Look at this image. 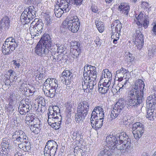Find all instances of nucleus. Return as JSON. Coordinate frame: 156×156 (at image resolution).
<instances>
[{
	"label": "nucleus",
	"instance_id": "1",
	"mask_svg": "<svg viewBox=\"0 0 156 156\" xmlns=\"http://www.w3.org/2000/svg\"><path fill=\"white\" fill-rule=\"evenodd\" d=\"M145 84L141 80L136 81L134 85L129 90L128 99L126 101L120 100L111 109L110 119L111 121L120 115L126 105L128 108L137 107L144 101Z\"/></svg>",
	"mask_w": 156,
	"mask_h": 156
},
{
	"label": "nucleus",
	"instance_id": "2",
	"mask_svg": "<svg viewBox=\"0 0 156 156\" xmlns=\"http://www.w3.org/2000/svg\"><path fill=\"white\" fill-rule=\"evenodd\" d=\"M102 107H95L92 112L90 122L93 128L97 129L101 128L103 124L105 112Z\"/></svg>",
	"mask_w": 156,
	"mask_h": 156
},
{
	"label": "nucleus",
	"instance_id": "3",
	"mask_svg": "<svg viewBox=\"0 0 156 156\" xmlns=\"http://www.w3.org/2000/svg\"><path fill=\"white\" fill-rule=\"evenodd\" d=\"M145 19V15L142 13H140L136 17V20H137L136 24L138 26V28L137 29L135 30L134 35L136 37L135 44L139 50L142 48L144 44V36L140 30H142L143 21Z\"/></svg>",
	"mask_w": 156,
	"mask_h": 156
},
{
	"label": "nucleus",
	"instance_id": "4",
	"mask_svg": "<svg viewBox=\"0 0 156 156\" xmlns=\"http://www.w3.org/2000/svg\"><path fill=\"white\" fill-rule=\"evenodd\" d=\"M64 27L73 33L77 32L80 26L79 20L76 16L69 15L62 23Z\"/></svg>",
	"mask_w": 156,
	"mask_h": 156
},
{
	"label": "nucleus",
	"instance_id": "5",
	"mask_svg": "<svg viewBox=\"0 0 156 156\" xmlns=\"http://www.w3.org/2000/svg\"><path fill=\"white\" fill-rule=\"evenodd\" d=\"M119 138V144H117L116 149L121 153L128 152L132 148L130 140L127 137L126 134L122 132L118 134L117 136Z\"/></svg>",
	"mask_w": 156,
	"mask_h": 156
},
{
	"label": "nucleus",
	"instance_id": "6",
	"mask_svg": "<svg viewBox=\"0 0 156 156\" xmlns=\"http://www.w3.org/2000/svg\"><path fill=\"white\" fill-rule=\"evenodd\" d=\"M89 105L88 102L85 101L81 102L78 104L77 113L75 115L76 122H82L85 119L88 114Z\"/></svg>",
	"mask_w": 156,
	"mask_h": 156
},
{
	"label": "nucleus",
	"instance_id": "7",
	"mask_svg": "<svg viewBox=\"0 0 156 156\" xmlns=\"http://www.w3.org/2000/svg\"><path fill=\"white\" fill-rule=\"evenodd\" d=\"M17 42L12 37L6 39L2 47V52L4 55H9L17 47Z\"/></svg>",
	"mask_w": 156,
	"mask_h": 156
},
{
	"label": "nucleus",
	"instance_id": "8",
	"mask_svg": "<svg viewBox=\"0 0 156 156\" xmlns=\"http://www.w3.org/2000/svg\"><path fill=\"white\" fill-rule=\"evenodd\" d=\"M57 147L58 145L54 140H48L44 149V156H54Z\"/></svg>",
	"mask_w": 156,
	"mask_h": 156
},
{
	"label": "nucleus",
	"instance_id": "9",
	"mask_svg": "<svg viewBox=\"0 0 156 156\" xmlns=\"http://www.w3.org/2000/svg\"><path fill=\"white\" fill-rule=\"evenodd\" d=\"M119 134L116 135H110L106 137V141L107 145L111 148V151L112 153H118L116 152V147L117 144H119V138L117 136Z\"/></svg>",
	"mask_w": 156,
	"mask_h": 156
},
{
	"label": "nucleus",
	"instance_id": "10",
	"mask_svg": "<svg viewBox=\"0 0 156 156\" xmlns=\"http://www.w3.org/2000/svg\"><path fill=\"white\" fill-rule=\"evenodd\" d=\"M41 42L39 41L37 44L35 48V52L38 56L43 57L47 56L48 54V48L41 44Z\"/></svg>",
	"mask_w": 156,
	"mask_h": 156
},
{
	"label": "nucleus",
	"instance_id": "11",
	"mask_svg": "<svg viewBox=\"0 0 156 156\" xmlns=\"http://www.w3.org/2000/svg\"><path fill=\"white\" fill-rule=\"evenodd\" d=\"M62 75V77L64 79L63 82V83L70 87L72 84V80L73 78L72 73L69 70H64Z\"/></svg>",
	"mask_w": 156,
	"mask_h": 156
},
{
	"label": "nucleus",
	"instance_id": "12",
	"mask_svg": "<svg viewBox=\"0 0 156 156\" xmlns=\"http://www.w3.org/2000/svg\"><path fill=\"white\" fill-rule=\"evenodd\" d=\"M89 67H90V70H89L90 72L89 74L88 75V77L90 78V80L88 82V86H95L96 83V79L97 77L96 68L95 66H93L89 65Z\"/></svg>",
	"mask_w": 156,
	"mask_h": 156
},
{
	"label": "nucleus",
	"instance_id": "13",
	"mask_svg": "<svg viewBox=\"0 0 156 156\" xmlns=\"http://www.w3.org/2000/svg\"><path fill=\"white\" fill-rule=\"evenodd\" d=\"M90 67H89L88 65L84 67V70L83 72V82H82V85L83 89L85 91V90L88 88V82L90 80V78L88 77V74H89L90 72H89V70H90Z\"/></svg>",
	"mask_w": 156,
	"mask_h": 156
},
{
	"label": "nucleus",
	"instance_id": "14",
	"mask_svg": "<svg viewBox=\"0 0 156 156\" xmlns=\"http://www.w3.org/2000/svg\"><path fill=\"white\" fill-rule=\"evenodd\" d=\"M102 87L99 88L98 90L99 92L102 94H106L109 90H110L111 88L112 92H113V85L111 84V81L110 80H108V81H105L102 85Z\"/></svg>",
	"mask_w": 156,
	"mask_h": 156
},
{
	"label": "nucleus",
	"instance_id": "15",
	"mask_svg": "<svg viewBox=\"0 0 156 156\" xmlns=\"http://www.w3.org/2000/svg\"><path fill=\"white\" fill-rule=\"evenodd\" d=\"M58 7L63 10L65 12H68L70 9L71 4H70L69 0H58Z\"/></svg>",
	"mask_w": 156,
	"mask_h": 156
},
{
	"label": "nucleus",
	"instance_id": "16",
	"mask_svg": "<svg viewBox=\"0 0 156 156\" xmlns=\"http://www.w3.org/2000/svg\"><path fill=\"white\" fill-rule=\"evenodd\" d=\"M32 108L31 105H25L23 103V100H22L19 104L18 110L20 114L24 115L31 110Z\"/></svg>",
	"mask_w": 156,
	"mask_h": 156
},
{
	"label": "nucleus",
	"instance_id": "17",
	"mask_svg": "<svg viewBox=\"0 0 156 156\" xmlns=\"http://www.w3.org/2000/svg\"><path fill=\"white\" fill-rule=\"evenodd\" d=\"M39 41H41V44H43L46 48H48L49 47L53 44L50 36L48 34H44Z\"/></svg>",
	"mask_w": 156,
	"mask_h": 156
},
{
	"label": "nucleus",
	"instance_id": "18",
	"mask_svg": "<svg viewBox=\"0 0 156 156\" xmlns=\"http://www.w3.org/2000/svg\"><path fill=\"white\" fill-rule=\"evenodd\" d=\"M57 81L54 78H48L44 82L43 85V88L44 87L46 89V87H51V88L55 89L58 87L57 83Z\"/></svg>",
	"mask_w": 156,
	"mask_h": 156
},
{
	"label": "nucleus",
	"instance_id": "19",
	"mask_svg": "<svg viewBox=\"0 0 156 156\" xmlns=\"http://www.w3.org/2000/svg\"><path fill=\"white\" fill-rule=\"evenodd\" d=\"M41 121L39 119H36L35 123L31 125L30 126V129L35 134H37L41 129Z\"/></svg>",
	"mask_w": 156,
	"mask_h": 156
},
{
	"label": "nucleus",
	"instance_id": "20",
	"mask_svg": "<svg viewBox=\"0 0 156 156\" xmlns=\"http://www.w3.org/2000/svg\"><path fill=\"white\" fill-rule=\"evenodd\" d=\"M56 117H54V120L52 121L51 124H49L55 130L58 129L60 128L62 122V117L60 115L59 117L57 116Z\"/></svg>",
	"mask_w": 156,
	"mask_h": 156
},
{
	"label": "nucleus",
	"instance_id": "21",
	"mask_svg": "<svg viewBox=\"0 0 156 156\" xmlns=\"http://www.w3.org/2000/svg\"><path fill=\"white\" fill-rule=\"evenodd\" d=\"M25 10H27L26 14L30 21L35 17L36 9L33 6H30Z\"/></svg>",
	"mask_w": 156,
	"mask_h": 156
},
{
	"label": "nucleus",
	"instance_id": "22",
	"mask_svg": "<svg viewBox=\"0 0 156 156\" xmlns=\"http://www.w3.org/2000/svg\"><path fill=\"white\" fill-rule=\"evenodd\" d=\"M36 27L38 30V33H41L42 31L44 24L41 19H35L31 24V25Z\"/></svg>",
	"mask_w": 156,
	"mask_h": 156
},
{
	"label": "nucleus",
	"instance_id": "23",
	"mask_svg": "<svg viewBox=\"0 0 156 156\" xmlns=\"http://www.w3.org/2000/svg\"><path fill=\"white\" fill-rule=\"evenodd\" d=\"M129 72L128 70L122 67L120 69L116 71L115 76L118 78V81L121 82L123 80L124 75H126V74Z\"/></svg>",
	"mask_w": 156,
	"mask_h": 156
},
{
	"label": "nucleus",
	"instance_id": "24",
	"mask_svg": "<svg viewBox=\"0 0 156 156\" xmlns=\"http://www.w3.org/2000/svg\"><path fill=\"white\" fill-rule=\"evenodd\" d=\"M10 21L7 16L3 17L0 22V27L2 29H4L5 30H7L9 28Z\"/></svg>",
	"mask_w": 156,
	"mask_h": 156
},
{
	"label": "nucleus",
	"instance_id": "25",
	"mask_svg": "<svg viewBox=\"0 0 156 156\" xmlns=\"http://www.w3.org/2000/svg\"><path fill=\"white\" fill-rule=\"evenodd\" d=\"M34 115V114L30 113L27 115L25 118V122L29 126L35 123V120L36 119H35Z\"/></svg>",
	"mask_w": 156,
	"mask_h": 156
},
{
	"label": "nucleus",
	"instance_id": "26",
	"mask_svg": "<svg viewBox=\"0 0 156 156\" xmlns=\"http://www.w3.org/2000/svg\"><path fill=\"white\" fill-rule=\"evenodd\" d=\"M129 7L126 4L121 3L119 6L118 10L124 14V15L127 16L129 10Z\"/></svg>",
	"mask_w": 156,
	"mask_h": 156
},
{
	"label": "nucleus",
	"instance_id": "27",
	"mask_svg": "<svg viewBox=\"0 0 156 156\" xmlns=\"http://www.w3.org/2000/svg\"><path fill=\"white\" fill-rule=\"evenodd\" d=\"M111 27L112 30L115 28V33H118L120 31L122 27V24L118 20H116L115 21L112 23L111 24Z\"/></svg>",
	"mask_w": 156,
	"mask_h": 156
},
{
	"label": "nucleus",
	"instance_id": "28",
	"mask_svg": "<svg viewBox=\"0 0 156 156\" xmlns=\"http://www.w3.org/2000/svg\"><path fill=\"white\" fill-rule=\"evenodd\" d=\"M19 144L18 145L19 148L25 152L28 151L30 149V144L28 140L24 143Z\"/></svg>",
	"mask_w": 156,
	"mask_h": 156
},
{
	"label": "nucleus",
	"instance_id": "29",
	"mask_svg": "<svg viewBox=\"0 0 156 156\" xmlns=\"http://www.w3.org/2000/svg\"><path fill=\"white\" fill-rule=\"evenodd\" d=\"M112 153H113L111 151V148L108 147H104L101 150L98 156H111Z\"/></svg>",
	"mask_w": 156,
	"mask_h": 156
},
{
	"label": "nucleus",
	"instance_id": "30",
	"mask_svg": "<svg viewBox=\"0 0 156 156\" xmlns=\"http://www.w3.org/2000/svg\"><path fill=\"white\" fill-rule=\"evenodd\" d=\"M23 134L20 135L19 136V138L17 140V142H15L16 145L17 146L19 144H21L22 143H24V142H26L28 140V138L27 136L23 132Z\"/></svg>",
	"mask_w": 156,
	"mask_h": 156
},
{
	"label": "nucleus",
	"instance_id": "31",
	"mask_svg": "<svg viewBox=\"0 0 156 156\" xmlns=\"http://www.w3.org/2000/svg\"><path fill=\"white\" fill-rule=\"evenodd\" d=\"M132 130L138 131H144V126L140 122H136L133 124Z\"/></svg>",
	"mask_w": 156,
	"mask_h": 156
},
{
	"label": "nucleus",
	"instance_id": "32",
	"mask_svg": "<svg viewBox=\"0 0 156 156\" xmlns=\"http://www.w3.org/2000/svg\"><path fill=\"white\" fill-rule=\"evenodd\" d=\"M27 10H24L22 13L20 17V20L21 23L23 24H27L30 21L28 16H27L26 12Z\"/></svg>",
	"mask_w": 156,
	"mask_h": 156
},
{
	"label": "nucleus",
	"instance_id": "33",
	"mask_svg": "<svg viewBox=\"0 0 156 156\" xmlns=\"http://www.w3.org/2000/svg\"><path fill=\"white\" fill-rule=\"evenodd\" d=\"M50 46V47H49L48 48V54L49 53V52H50L52 56H53V55H55L56 52L58 53V50L57 45L53 44V43Z\"/></svg>",
	"mask_w": 156,
	"mask_h": 156
},
{
	"label": "nucleus",
	"instance_id": "34",
	"mask_svg": "<svg viewBox=\"0 0 156 156\" xmlns=\"http://www.w3.org/2000/svg\"><path fill=\"white\" fill-rule=\"evenodd\" d=\"M54 11L55 16L58 18L61 17L62 14L66 12H65V11H63V9L58 7L57 6L55 7L54 9Z\"/></svg>",
	"mask_w": 156,
	"mask_h": 156
},
{
	"label": "nucleus",
	"instance_id": "35",
	"mask_svg": "<svg viewBox=\"0 0 156 156\" xmlns=\"http://www.w3.org/2000/svg\"><path fill=\"white\" fill-rule=\"evenodd\" d=\"M30 34L32 35L35 36H38L41 33H38V30L37 29L36 27L33 25V26L31 25L30 27Z\"/></svg>",
	"mask_w": 156,
	"mask_h": 156
},
{
	"label": "nucleus",
	"instance_id": "36",
	"mask_svg": "<svg viewBox=\"0 0 156 156\" xmlns=\"http://www.w3.org/2000/svg\"><path fill=\"white\" fill-rule=\"evenodd\" d=\"M134 137L136 140H139L143 134L144 131L132 130Z\"/></svg>",
	"mask_w": 156,
	"mask_h": 156
},
{
	"label": "nucleus",
	"instance_id": "37",
	"mask_svg": "<svg viewBox=\"0 0 156 156\" xmlns=\"http://www.w3.org/2000/svg\"><path fill=\"white\" fill-rule=\"evenodd\" d=\"M102 77L103 76L104 78H107L109 79V80H112V74L110 72L108 71L107 69H105L102 71Z\"/></svg>",
	"mask_w": 156,
	"mask_h": 156
},
{
	"label": "nucleus",
	"instance_id": "38",
	"mask_svg": "<svg viewBox=\"0 0 156 156\" xmlns=\"http://www.w3.org/2000/svg\"><path fill=\"white\" fill-rule=\"evenodd\" d=\"M95 23L98 31L101 33L104 30V27L103 23L101 22H99L98 20H95Z\"/></svg>",
	"mask_w": 156,
	"mask_h": 156
},
{
	"label": "nucleus",
	"instance_id": "39",
	"mask_svg": "<svg viewBox=\"0 0 156 156\" xmlns=\"http://www.w3.org/2000/svg\"><path fill=\"white\" fill-rule=\"evenodd\" d=\"M73 57L74 58H77L80 53V48H74L71 50Z\"/></svg>",
	"mask_w": 156,
	"mask_h": 156
},
{
	"label": "nucleus",
	"instance_id": "40",
	"mask_svg": "<svg viewBox=\"0 0 156 156\" xmlns=\"http://www.w3.org/2000/svg\"><path fill=\"white\" fill-rule=\"evenodd\" d=\"M128 79L126 78L124 81H123L121 84H120L119 90H120L121 89H126L127 88L129 85Z\"/></svg>",
	"mask_w": 156,
	"mask_h": 156
},
{
	"label": "nucleus",
	"instance_id": "41",
	"mask_svg": "<svg viewBox=\"0 0 156 156\" xmlns=\"http://www.w3.org/2000/svg\"><path fill=\"white\" fill-rule=\"evenodd\" d=\"M23 131L21 130H19L18 131H16L12 135V139L14 141L15 143V142L16 143L17 140L19 137V136H20V135L23 134Z\"/></svg>",
	"mask_w": 156,
	"mask_h": 156
},
{
	"label": "nucleus",
	"instance_id": "42",
	"mask_svg": "<svg viewBox=\"0 0 156 156\" xmlns=\"http://www.w3.org/2000/svg\"><path fill=\"white\" fill-rule=\"evenodd\" d=\"M45 19V23L47 26H49L52 23V19L50 18V16L48 14H45L44 16Z\"/></svg>",
	"mask_w": 156,
	"mask_h": 156
},
{
	"label": "nucleus",
	"instance_id": "43",
	"mask_svg": "<svg viewBox=\"0 0 156 156\" xmlns=\"http://www.w3.org/2000/svg\"><path fill=\"white\" fill-rule=\"evenodd\" d=\"M153 110H147V114L146 115V117L150 120H153L154 118Z\"/></svg>",
	"mask_w": 156,
	"mask_h": 156
},
{
	"label": "nucleus",
	"instance_id": "44",
	"mask_svg": "<svg viewBox=\"0 0 156 156\" xmlns=\"http://www.w3.org/2000/svg\"><path fill=\"white\" fill-rule=\"evenodd\" d=\"M72 138H73V140H76L78 141L80 140V139L81 138V136L77 131H76L73 132V134Z\"/></svg>",
	"mask_w": 156,
	"mask_h": 156
},
{
	"label": "nucleus",
	"instance_id": "45",
	"mask_svg": "<svg viewBox=\"0 0 156 156\" xmlns=\"http://www.w3.org/2000/svg\"><path fill=\"white\" fill-rule=\"evenodd\" d=\"M12 62V64L15 66V68H19L20 66V58H17L13 60Z\"/></svg>",
	"mask_w": 156,
	"mask_h": 156
},
{
	"label": "nucleus",
	"instance_id": "46",
	"mask_svg": "<svg viewBox=\"0 0 156 156\" xmlns=\"http://www.w3.org/2000/svg\"><path fill=\"white\" fill-rule=\"evenodd\" d=\"M147 105H148L147 110H153V112H154L156 106V101L150 103V104H147Z\"/></svg>",
	"mask_w": 156,
	"mask_h": 156
},
{
	"label": "nucleus",
	"instance_id": "47",
	"mask_svg": "<svg viewBox=\"0 0 156 156\" xmlns=\"http://www.w3.org/2000/svg\"><path fill=\"white\" fill-rule=\"evenodd\" d=\"M6 139L4 138L2 139V143L1 144V145L2 146V147H4V148H6V149H9V144L8 142L7 141H6V140H5Z\"/></svg>",
	"mask_w": 156,
	"mask_h": 156
},
{
	"label": "nucleus",
	"instance_id": "48",
	"mask_svg": "<svg viewBox=\"0 0 156 156\" xmlns=\"http://www.w3.org/2000/svg\"><path fill=\"white\" fill-rule=\"evenodd\" d=\"M119 33H117L115 34V33L114 34H113L111 36V38L113 39V42L114 44H117V41L119 38Z\"/></svg>",
	"mask_w": 156,
	"mask_h": 156
},
{
	"label": "nucleus",
	"instance_id": "49",
	"mask_svg": "<svg viewBox=\"0 0 156 156\" xmlns=\"http://www.w3.org/2000/svg\"><path fill=\"white\" fill-rule=\"evenodd\" d=\"M70 4L71 5H79L81 4L83 0H69Z\"/></svg>",
	"mask_w": 156,
	"mask_h": 156
},
{
	"label": "nucleus",
	"instance_id": "50",
	"mask_svg": "<svg viewBox=\"0 0 156 156\" xmlns=\"http://www.w3.org/2000/svg\"><path fill=\"white\" fill-rule=\"evenodd\" d=\"M8 149L2 147L0 151L1 156H7L8 154Z\"/></svg>",
	"mask_w": 156,
	"mask_h": 156
},
{
	"label": "nucleus",
	"instance_id": "51",
	"mask_svg": "<svg viewBox=\"0 0 156 156\" xmlns=\"http://www.w3.org/2000/svg\"><path fill=\"white\" fill-rule=\"evenodd\" d=\"M126 57L127 62H132L134 59V57L133 55L130 53L127 55Z\"/></svg>",
	"mask_w": 156,
	"mask_h": 156
},
{
	"label": "nucleus",
	"instance_id": "52",
	"mask_svg": "<svg viewBox=\"0 0 156 156\" xmlns=\"http://www.w3.org/2000/svg\"><path fill=\"white\" fill-rule=\"evenodd\" d=\"M57 46L58 53H62L65 51V47L63 45L58 44Z\"/></svg>",
	"mask_w": 156,
	"mask_h": 156
},
{
	"label": "nucleus",
	"instance_id": "53",
	"mask_svg": "<svg viewBox=\"0 0 156 156\" xmlns=\"http://www.w3.org/2000/svg\"><path fill=\"white\" fill-rule=\"evenodd\" d=\"M57 115H56L55 114L54 112L51 115H50L49 116V118H48V122L49 124H51V121L54 120V117H57Z\"/></svg>",
	"mask_w": 156,
	"mask_h": 156
},
{
	"label": "nucleus",
	"instance_id": "54",
	"mask_svg": "<svg viewBox=\"0 0 156 156\" xmlns=\"http://www.w3.org/2000/svg\"><path fill=\"white\" fill-rule=\"evenodd\" d=\"M53 60L55 62H58L61 60V58H62L61 55H53Z\"/></svg>",
	"mask_w": 156,
	"mask_h": 156
},
{
	"label": "nucleus",
	"instance_id": "55",
	"mask_svg": "<svg viewBox=\"0 0 156 156\" xmlns=\"http://www.w3.org/2000/svg\"><path fill=\"white\" fill-rule=\"evenodd\" d=\"M149 23V22L148 19H146L144 21H143L142 26H143L145 29H146L148 27Z\"/></svg>",
	"mask_w": 156,
	"mask_h": 156
},
{
	"label": "nucleus",
	"instance_id": "56",
	"mask_svg": "<svg viewBox=\"0 0 156 156\" xmlns=\"http://www.w3.org/2000/svg\"><path fill=\"white\" fill-rule=\"evenodd\" d=\"M154 97L152 96H150L147 98V99L146 100V102L147 104H150V103L154 102Z\"/></svg>",
	"mask_w": 156,
	"mask_h": 156
},
{
	"label": "nucleus",
	"instance_id": "57",
	"mask_svg": "<svg viewBox=\"0 0 156 156\" xmlns=\"http://www.w3.org/2000/svg\"><path fill=\"white\" fill-rule=\"evenodd\" d=\"M48 87H46V89L45 87L44 89H45V90H44V92L45 95L47 97H50V98H53V94H49V92L48 91Z\"/></svg>",
	"mask_w": 156,
	"mask_h": 156
},
{
	"label": "nucleus",
	"instance_id": "58",
	"mask_svg": "<svg viewBox=\"0 0 156 156\" xmlns=\"http://www.w3.org/2000/svg\"><path fill=\"white\" fill-rule=\"evenodd\" d=\"M55 90H53L54 94H55V96L57 95L58 94H59L60 91L62 90L59 87L58 88V87H56L55 88L53 89Z\"/></svg>",
	"mask_w": 156,
	"mask_h": 156
},
{
	"label": "nucleus",
	"instance_id": "59",
	"mask_svg": "<svg viewBox=\"0 0 156 156\" xmlns=\"http://www.w3.org/2000/svg\"><path fill=\"white\" fill-rule=\"evenodd\" d=\"M10 77H7L5 80V84L6 85L10 86L12 85L11 82L10 80Z\"/></svg>",
	"mask_w": 156,
	"mask_h": 156
},
{
	"label": "nucleus",
	"instance_id": "60",
	"mask_svg": "<svg viewBox=\"0 0 156 156\" xmlns=\"http://www.w3.org/2000/svg\"><path fill=\"white\" fill-rule=\"evenodd\" d=\"M44 75L43 73H40L39 74H37V75H35V78L36 80L38 79V80H42L43 77Z\"/></svg>",
	"mask_w": 156,
	"mask_h": 156
},
{
	"label": "nucleus",
	"instance_id": "61",
	"mask_svg": "<svg viewBox=\"0 0 156 156\" xmlns=\"http://www.w3.org/2000/svg\"><path fill=\"white\" fill-rule=\"evenodd\" d=\"M8 73H9V75L10 76V77L11 76H14V77H16V75H16L15 72L14 71L10 69L8 71Z\"/></svg>",
	"mask_w": 156,
	"mask_h": 156
},
{
	"label": "nucleus",
	"instance_id": "62",
	"mask_svg": "<svg viewBox=\"0 0 156 156\" xmlns=\"http://www.w3.org/2000/svg\"><path fill=\"white\" fill-rule=\"evenodd\" d=\"M91 9L92 11L94 13H97L98 11L97 7L94 5H92L91 6Z\"/></svg>",
	"mask_w": 156,
	"mask_h": 156
},
{
	"label": "nucleus",
	"instance_id": "63",
	"mask_svg": "<svg viewBox=\"0 0 156 156\" xmlns=\"http://www.w3.org/2000/svg\"><path fill=\"white\" fill-rule=\"evenodd\" d=\"M69 107H68V110L70 112L72 111V109H74V104L73 103H69Z\"/></svg>",
	"mask_w": 156,
	"mask_h": 156
},
{
	"label": "nucleus",
	"instance_id": "64",
	"mask_svg": "<svg viewBox=\"0 0 156 156\" xmlns=\"http://www.w3.org/2000/svg\"><path fill=\"white\" fill-rule=\"evenodd\" d=\"M74 43V44H73V46L74 47V48H80V43L76 41H75Z\"/></svg>",
	"mask_w": 156,
	"mask_h": 156
}]
</instances>
